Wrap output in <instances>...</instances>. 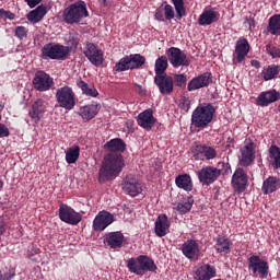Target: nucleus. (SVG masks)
Returning a JSON list of instances; mask_svg holds the SVG:
<instances>
[{
	"instance_id": "2eb2a0df",
	"label": "nucleus",
	"mask_w": 280,
	"mask_h": 280,
	"mask_svg": "<svg viewBox=\"0 0 280 280\" xmlns=\"http://www.w3.org/2000/svg\"><path fill=\"white\" fill-rule=\"evenodd\" d=\"M231 185L236 194H244V191H246V188L248 187V174L244 168L237 167L234 171Z\"/></svg>"
},
{
	"instance_id": "f03ea898",
	"label": "nucleus",
	"mask_w": 280,
	"mask_h": 280,
	"mask_svg": "<svg viewBox=\"0 0 280 280\" xmlns=\"http://www.w3.org/2000/svg\"><path fill=\"white\" fill-rule=\"evenodd\" d=\"M215 106L211 103L199 104L191 114V125L194 128H209V125L212 124L213 117L215 115Z\"/></svg>"
},
{
	"instance_id": "0e129e2a",
	"label": "nucleus",
	"mask_w": 280,
	"mask_h": 280,
	"mask_svg": "<svg viewBox=\"0 0 280 280\" xmlns=\"http://www.w3.org/2000/svg\"><path fill=\"white\" fill-rule=\"evenodd\" d=\"M103 3L106 4V0H103Z\"/></svg>"
},
{
	"instance_id": "dca6fc26",
	"label": "nucleus",
	"mask_w": 280,
	"mask_h": 280,
	"mask_svg": "<svg viewBox=\"0 0 280 280\" xmlns=\"http://www.w3.org/2000/svg\"><path fill=\"white\" fill-rule=\"evenodd\" d=\"M84 56L94 67H102L104 65V51L93 43H86Z\"/></svg>"
},
{
	"instance_id": "4c0bfd02",
	"label": "nucleus",
	"mask_w": 280,
	"mask_h": 280,
	"mask_svg": "<svg viewBox=\"0 0 280 280\" xmlns=\"http://www.w3.org/2000/svg\"><path fill=\"white\" fill-rule=\"evenodd\" d=\"M167 57L166 56H161L155 60V67H154V71H155V75H167L166 71H167V67H170V65L167 63Z\"/></svg>"
},
{
	"instance_id": "603ef678",
	"label": "nucleus",
	"mask_w": 280,
	"mask_h": 280,
	"mask_svg": "<svg viewBox=\"0 0 280 280\" xmlns=\"http://www.w3.org/2000/svg\"><path fill=\"white\" fill-rule=\"evenodd\" d=\"M24 2L28 5V8L33 9L36 8L43 0H24Z\"/></svg>"
},
{
	"instance_id": "3c124183",
	"label": "nucleus",
	"mask_w": 280,
	"mask_h": 280,
	"mask_svg": "<svg viewBox=\"0 0 280 280\" xmlns=\"http://www.w3.org/2000/svg\"><path fill=\"white\" fill-rule=\"evenodd\" d=\"M8 231V222H5V217H0V235H3Z\"/></svg>"
},
{
	"instance_id": "f257e3e1",
	"label": "nucleus",
	"mask_w": 280,
	"mask_h": 280,
	"mask_svg": "<svg viewBox=\"0 0 280 280\" xmlns=\"http://www.w3.org/2000/svg\"><path fill=\"white\" fill-rule=\"evenodd\" d=\"M105 150L113 152L104 158V162L98 171V183L115 180L125 167L124 155L117 152H126V142L121 138H114L104 145Z\"/></svg>"
},
{
	"instance_id": "aec40b11",
	"label": "nucleus",
	"mask_w": 280,
	"mask_h": 280,
	"mask_svg": "<svg viewBox=\"0 0 280 280\" xmlns=\"http://www.w3.org/2000/svg\"><path fill=\"white\" fill-rule=\"evenodd\" d=\"M154 84L158 86L161 95H170L174 93V78L167 74L154 77Z\"/></svg>"
},
{
	"instance_id": "2f4dec72",
	"label": "nucleus",
	"mask_w": 280,
	"mask_h": 280,
	"mask_svg": "<svg viewBox=\"0 0 280 280\" xmlns=\"http://www.w3.org/2000/svg\"><path fill=\"white\" fill-rule=\"evenodd\" d=\"M101 106L98 104H90L80 107L79 115L84 119L85 121H91V119H94V117L97 116L100 113Z\"/></svg>"
},
{
	"instance_id": "39448f33",
	"label": "nucleus",
	"mask_w": 280,
	"mask_h": 280,
	"mask_svg": "<svg viewBox=\"0 0 280 280\" xmlns=\"http://www.w3.org/2000/svg\"><path fill=\"white\" fill-rule=\"evenodd\" d=\"M71 49L58 43H48L42 47L40 56L43 60H67Z\"/></svg>"
},
{
	"instance_id": "a878e982",
	"label": "nucleus",
	"mask_w": 280,
	"mask_h": 280,
	"mask_svg": "<svg viewBox=\"0 0 280 280\" xmlns=\"http://www.w3.org/2000/svg\"><path fill=\"white\" fill-rule=\"evenodd\" d=\"M170 226L171 223L167 214H159L154 225V233L156 237H165V235L170 233Z\"/></svg>"
},
{
	"instance_id": "4be33fe9",
	"label": "nucleus",
	"mask_w": 280,
	"mask_h": 280,
	"mask_svg": "<svg viewBox=\"0 0 280 280\" xmlns=\"http://www.w3.org/2000/svg\"><path fill=\"white\" fill-rule=\"evenodd\" d=\"M280 101V92L275 89L269 91L261 92L256 98L257 106H261V108H266V106H270V104H275V102Z\"/></svg>"
},
{
	"instance_id": "f3484780",
	"label": "nucleus",
	"mask_w": 280,
	"mask_h": 280,
	"mask_svg": "<svg viewBox=\"0 0 280 280\" xmlns=\"http://www.w3.org/2000/svg\"><path fill=\"white\" fill-rule=\"evenodd\" d=\"M122 190L127 196H131V198H136L139 196L141 191H143V184L139 182L137 176L130 174L127 175L122 183Z\"/></svg>"
},
{
	"instance_id": "6e6552de",
	"label": "nucleus",
	"mask_w": 280,
	"mask_h": 280,
	"mask_svg": "<svg viewBox=\"0 0 280 280\" xmlns=\"http://www.w3.org/2000/svg\"><path fill=\"white\" fill-rule=\"evenodd\" d=\"M248 270L252 272V277H258L259 279H268L270 272V266L268 261L261 259L258 255H253L247 259Z\"/></svg>"
},
{
	"instance_id": "412c9836",
	"label": "nucleus",
	"mask_w": 280,
	"mask_h": 280,
	"mask_svg": "<svg viewBox=\"0 0 280 280\" xmlns=\"http://www.w3.org/2000/svg\"><path fill=\"white\" fill-rule=\"evenodd\" d=\"M213 83V75L211 72H205L199 74L198 77L192 78L187 85V91H198V89H205L209 86V84Z\"/></svg>"
},
{
	"instance_id": "052dcab7",
	"label": "nucleus",
	"mask_w": 280,
	"mask_h": 280,
	"mask_svg": "<svg viewBox=\"0 0 280 280\" xmlns=\"http://www.w3.org/2000/svg\"><path fill=\"white\" fill-rule=\"evenodd\" d=\"M0 280H8V278H3V272L0 270Z\"/></svg>"
},
{
	"instance_id": "f704fd0d",
	"label": "nucleus",
	"mask_w": 280,
	"mask_h": 280,
	"mask_svg": "<svg viewBox=\"0 0 280 280\" xmlns=\"http://www.w3.org/2000/svg\"><path fill=\"white\" fill-rule=\"evenodd\" d=\"M175 184L179 189H184V191H191L194 189V182L189 174L178 175L175 178Z\"/></svg>"
},
{
	"instance_id": "b1692460",
	"label": "nucleus",
	"mask_w": 280,
	"mask_h": 280,
	"mask_svg": "<svg viewBox=\"0 0 280 280\" xmlns=\"http://www.w3.org/2000/svg\"><path fill=\"white\" fill-rule=\"evenodd\" d=\"M218 275V269L215 266L203 264L195 271L194 279L195 280H211Z\"/></svg>"
},
{
	"instance_id": "bb28decb",
	"label": "nucleus",
	"mask_w": 280,
	"mask_h": 280,
	"mask_svg": "<svg viewBox=\"0 0 280 280\" xmlns=\"http://www.w3.org/2000/svg\"><path fill=\"white\" fill-rule=\"evenodd\" d=\"M220 20V13L215 9H206L199 15L198 24L201 26L213 25Z\"/></svg>"
},
{
	"instance_id": "cd10ccee",
	"label": "nucleus",
	"mask_w": 280,
	"mask_h": 280,
	"mask_svg": "<svg viewBox=\"0 0 280 280\" xmlns=\"http://www.w3.org/2000/svg\"><path fill=\"white\" fill-rule=\"evenodd\" d=\"M124 240H126V237L124 236V233L110 232L106 234L104 238V244H106V246H109V248H113V249L121 248L124 246Z\"/></svg>"
},
{
	"instance_id": "f8f14e48",
	"label": "nucleus",
	"mask_w": 280,
	"mask_h": 280,
	"mask_svg": "<svg viewBox=\"0 0 280 280\" xmlns=\"http://www.w3.org/2000/svg\"><path fill=\"white\" fill-rule=\"evenodd\" d=\"M59 220H61V222H65L66 224L77 226V224H80V222H82V214L74 211V209L69 207L67 203H61L59 206Z\"/></svg>"
},
{
	"instance_id": "72a5a7b5",
	"label": "nucleus",
	"mask_w": 280,
	"mask_h": 280,
	"mask_svg": "<svg viewBox=\"0 0 280 280\" xmlns=\"http://www.w3.org/2000/svg\"><path fill=\"white\" fill-rule=\"evenodd\" d=\"M46 14H47V5L40 4L35 10L28 12L27 21H30V23H40V21L45 19Z\"/></svg>"
},
{
	"instance_id": "6e6d98bb",
	"label": "nucleus",
	"mask_w": 280,
	"mask_h": 280,
	"mask_svg": "<svg viewBox=\"0 0 280 280\" xmlns=\"http://www.w3.org/2000/svg\"><path fill=\"white\" fill-rule=\"evenodd\" d=\"M14 275H15L14 271H9L2 276V279L12 280L14 279Z\"/></svg>"
},
{
	"instance_id": "0eeeda50",
	"label": "nucleus",
	"mask_w": 280,
	"mask_h": 280,
	"mask_svg": "<svg viewBox=\"0 0 280 280\" xmlns=\"http://www.w3.org/2000/svg\"><path fill=\"white\" fill-rule=\"evenodd\" d=\"M57 104L65 110H73L75 108V92L69 85L59 88L55 94Z\"/></svg>"
},
{
	"instance_id": "a19ab883",
	"label": "nucleus",
	"mask_w": 280,
	"mask_h": 280,
	"mask_svg": "<svg viewBox=\"0 0 280 280\" xmlns=\"http://www.w3.org/2000/svg\"><path fill=\"white\" fill-rule=\"evenodd\" d=\"M276 75H279V66L277 65L268 66L262 70V78L265 82L275 80Z\"/></svg>"
},
{
	"instance_id": "20e7f679",
	"label": "nucleus",
	"mask_w": 280,
	"mask_h": 280,
	"mask_svg": "<svg viewBox=\"0 0 280 280\" xmlns=\"http://www.w3.org/2000/svg\"><path fill=\"white\" fill-rule=\"evenodd\" d=\"M89 16V9H86V2L79 0L68 5L62 12V21L67 25H78L82 23L84 19Z\"/></svg>"
},
{
	"instance_id": "ea45409f",
	"label": "nucleus",
	"mask_w": 280,
	"mask_h": 280,
	"mask_svg": "<svg viewBox=\"0 0 280 280\" xmlns=\"http://www.w3.org/2000/svg\"><path fill=\"white\" fill-rule=\"evenodd\" d=\"M80 159V147L75 145L74 148H70L66 151V161L69 165L77 163Z\"/></svg>"
},
{
	"instance_id": "c9c22d12",
	"label": "nucleus",
	"mask_w": 280,
	"mask_h": 280,
	"mask_svg": "<svg viewBox=\"0 0 280 280\" xmlns=\"http://www.w3.org/2000/svg\"><path fill=\"white\" fill-rule=\"evenodd\" d=\"M77 86L82 91V94L86 95L88 97H97V95H100V92H97L95 85H89L82 79L77 80Z\"/></svg>"
},
{
	"instance_id": "393cba45",
	"label": "nucleus",
	"mask_w": 280,
	"mask_h": 280,
	"mask_svg": "<svg viewBox=\"0 0 280 280\" xmlns=\"http://www.w3.org/2000/svg\"><path fill=\"white\" fill-rule=\"evenodd\" d=\"M253 161H255V143L248 139L245 140V145L242 149L241 165L248 167Z\"/></svg>"
},
{
	"instance_id": "09e8293b",
	"label": "nucleus",
	"mask_w": 280,
	"mask_h": 280,
	"mask_svg": "<svg viewBox=\"0 0 280 280\" xmlns=\"http://www.w3.org/2000/svg\"><path fill=\"white\" fill-rule=\"evenodd\" d=\"M219 167H221L218 170H221V174H223V176L231 174V164H229V162H219Z\"/></svg>"
},
{
	"instance_id": "a211bd4d",
	"label": "nucleus",
	"mask_w": 280,
	"mask_h": 280,
	"mask_svg": "<svg viewBox=\"0 0 280 280\" xmlns=\"http://www.w3.org/2000/svg\"><path fill=\"white\" fill-rule=\"evenodd\" d=\"M113 222H115V214L106 210L100 211L93 220V231H106Z\"/></svg>"
},
{
	"instance_id": "473e14b6",
	"label": "nucleus",
	"mask_w": 280,
	"mask_h": 280,
	"mask_svg": "<svg viewBox=\"0 0 280 280\" xmlns=\"http://www.w3.org/2000/svg\"><path fill=\"white\" fill-rule=\"evenodd\" d=\"M280 189V179L275 176H269L267 179L264 180L261 191L265 196L269 194H275Z\"/></svg>"
},
{
	"instance_id": "58836bf2",
	"label": "nucleus",
	"mask_w": 280,
	"mask_h": 280,
	"mask_svg": "<svg viewBox=\"0 0 280 280\" xmlns=\"http://www.w3.org/2000/svg\"><path fill=\"white\" fill-rule=\"evenodd\" d=\"M194 207V197H187L184 201H180L176 205L175 209L178 211L180 215H185V213H189L191 208Z\"/></svg>"
},
{
	"instance_id": "ddd939ff",
	"label": "nucleus",
	"mask_w": 280,
	"mask_h": 280,
	"mask_svg": "<svg viewBox=\"0 0 280 280\" xmlns=\"http://www.w3.org/2000/svg\"><path fill=\"white\" fill-rule=\"evenodd\" d=\"M250 51V44L248 39L241 37L235 43V49L232 55L233 65H242L246 60V56Z\"/></svg>"
},
{
	"instance_id": "6ab92c4d",
	"label": "nucleus",
	"mask_w": 280,
	"mask_h": 280,
	"mask_svg": "<svg viewBox=\"0 0 280 280\" xmlns=\"http://www.w3.org/2000/svg\"><path fill=\"white\" fill-rule=\"evenodd\" d=\"M180 250L186 259L192 261H198V259H200V245L196 240H187L184 242Z\"/></svg>"
},
{
	"instance_id": "5701e85b",
	"label": "nucleus",
	"mask_w": 280,
	"mask_h": 280,
	"mask_svg": "<svg viewBox=\"0 0 280 280\" xmlns=\"http://www.w3.org/2000/svg\"><path fill=\"white\" fill-rule=\"evenodd\" d=\"M137 124L144 130H152L156 124V118L154 117L152 108H148L140 113L137 117Z\"/></svg>"
},
{
	"instance_id": "de8ad7c7",
	"label": "nucleus",
	"mask_w": 280,
	"mask_h": 280,
	"mask_svg": "<svg viewBox=\"0 0 280 280\" xmlns=\"http://www.w3.org/2000/svg\"><path fill=\"white\" fill-rule=\"evenodd\" d=\"M15 36L20 40H23L27 36V28L25 26H18L15 28Z\"/></svg>"
},
{
	"instance_id": "c756f323",
	"label": "nucleus",
	"mask_w": 280,
	"mask_h": 280,
	"mask_svg": "<svg viewBox=\"0 0 280 280\" xmlns=\"http://www.w3.org/2000/svg\"><path fill=\"white\" fill-rule=\"evenodd\" d=\"M155 20L160 22L172 21L176 13L174 12V7L171 4H165L164 7H160L155 10Z\"/></svg>"
},
{
	"instance_id": "1a4fd4ad",
	"label": "nucleus",
	"mask_w": 280,
	"mask_h": 280,
	"mask_svg": "<svg viewBox=\"0 0 280 280\" xmlns=\"http://www.w3.org/2000/svg\"><path fill=\"white\" fill-rule=\"evenodd\" d=\"M191 154L195 161H213V159L218 158L215 148L198 143L191 147Z\"/></svg>"
},
{
	"instance_id": "864d4df0",
	"label": "nucleus",
	"mask_w": 280,
	"mask_h": 280,
	"mask_svg": "<svg viewBox=\"0 0 280 280\" xmlns=\"http://www.w3.org/2000/svg\"><path fill=\"white\" fill-rule=\"evenodd\" d=\"M135 86V91L138 93V95H145V89H143V86L140 84H136Z\"/></svg>"
},
{
	"instance_id": "79ce46f5",
	"label": "nucleus",
	"mask_w": 280,
	"mask_h": 280,
	"mask_svg": "<svg viewBox=\"0 0 280 280\" xmlns=\"http://www.w3.org/2000/svg\"><path fill=\"white\" fill-rule=\"evenodd\" d=\"M175 11H176V19H178V21H180V19H183V16H185L187 14L186 10H185V1L184 0H171Z\"/></svg>"
},
{
	"instance_id": "c85d7f7f",
	"label": "nucleus",
	"mask_w": 280,
	"mask_h": 280,
	"mask_svg": "<svg viewBox=\"0 0 280 280\" xmlns=\"http://www.w3.org/2000/svg\"><path fill=\"white\" fill-rule=\"evenodd\" d=\"M233 242L225 235H218L215 238L214 249L220 255H230Z\"/></svg>"
},
{
	"instance_id": "49530a36",
	"label": "nucleus",
	"mask_w": 280,
	"mask_h": 280,
	"mask_svg": "<svg viewBox=\"0 0 280 280\" xmlns=\"http://www.w3.org/2000/svg\"><path fill=\"white\" fill-rule=\"evenodd\" d=\"M68 45L70 47H73L74 49H78V45H80V37L78 34H70L68 37Z\"/></svg>"
},
{
	"instance_id": "423d86ee",
	"label": "nucleus",
	"mask_w": 280,
	"mask_h": 280,
	"mask_svg": "<svg viewBox=\"0 0 280 280\" xmlns=\"http://www.w3.org/2000/svg\"><path fill=\"white\" fill-rule=\"evenodd\" d=\"M145 65V58L141 54H131L119 59L114 69L118 73L124 71H135L141 69Z\"/></svg>"
},
{
	"instance_id": "9d476101",
	"label": "nucleus",
	"mask_w": 280,
	"mask_h": 280,
	"mask_svg": "<svg viewBox=\"0 0 280 280\" xmlns=\"http://www.w3.org/2000/svg\"><path fill=\"white\" fill-rule=\"evenodd\" d=\"M32 84L35 91H39V93H44L45 91H51L54 86V78L43 70H38L35 72Z\"/></svg>"
},
{
	"instance_id": "e433bc0d",
	"label": "nucleus",
	"mask_w": 280,
	"mask_h": 280,
	"mask_svg": "<svg viewBox=\"0 0 280 280\" xmlns=\"http://www.w3.org/2000/svg\"><path fill=\"white\" fill-rule=\"evenodd\" d=\"M267 32L272 36H280V14L272 15L269 19Z\"/></svg>"
},
{
	"instance_id": "13d9d810",
	"label": "nucleus",
	"mask_w": 280,
	"mask_h": 280,
	"mask_svg": "<svg viewBox=\"0 0 280 280\" xmlns=\"http://www.w3.org/2000/svg\"><path fill=\"white\" fill-rule=\"evenodd\" d=\"M253 28H255V20L249 21V31L253 32Z\"/></svg>"
},
{
	"instance_id": "37998d69",
	"label": "nucleus",
	"mask_w": 280,
	"mask_h": 280,
	"mask_svg": "<svg viewBox=\"0 0 280 280\" xmlns=\"http://www.w3.org/2000/svg\"><path fill=\"white\" fill-rule=\"evenodd\" d=\"M173 83H175V86H178L179 89L187 86V75L175 74L173 78Z\"/></svg>"
},
{
	"instance_id": "bf43d9fd",
	"label": "nucleus",
	"mask_w": 280,
	"mask_h": 280,
	"mask_svg": "<svg viewBox=\"0 0 280 280\" xmlns=\"http://www.w3.org/2000/svg\"><path fill=\"white\" fill-rule=\"evenodd\" d=\"M5 9H0V19H5Z\"/></svg>"
},
{
	"instance_id": "7c9ffc66",
	"label": "nucleus",
	"mask_w": 280,
	"mask_h": 280,
	"mask_svg": "<svg viewBox=\"0 0 280 280\" xmlns=\"http://www.w3.org/2000/svg\"><path fill=\"white\" fill-rule=\"evenodd\" d=\"M28 115L34 124H38L43 115H45V101L43 98H38L32 105V110H30Z\"/></svg>"
},
{
	"instance_id": "680f3d73",
	"label": "nucleus",
	"mask_w": 280,
	"mask_h": 280,
	"mask_svg": "<svg viewBox=\"0 0 280 280\" xmlns=\"http://www.w3.org/2000/svg\"><path fill=\"white\" fill-rule=\"evenodd\" d=\"M4 105L0 103V114L3 112Z\"/></svg>"
},
{
	"instance_id": "5fc2aeb1",
	"label": "nucleus",
	"mask_w": 280,
	"mask_h": 280,
	"mask_svg": "<svg viewBox=\"0 0 280 280\" xmlns=\"http://www.w3.org/2000/svg\"><path fill=\"white\" fill-rule=\"evenodd\" d=\"M4 19H8L9 21H14V19H16V15L12 13V11H7Z\"/></svg>"
},
{
	"instance_id": "4468645a",
	"label": "nucleus",
	"mask_w": 280,
	"mask_h": 280,
	"mask_svg": "<svg viewBox=\"0 0 280 280\" xmlns=\"http://www.w3.org/2000/svg\"><path fill=\"white\" fill-rule=\"evenodd\" d=\"M166 56L174 69H178V67H189V59H187V55L178 47L168 48L166 50Z\"/></svg>"
},
{
	"instance_id": "7ed1b4c3",
	"label": "nucleus",
	"mask_w": 280,
	"mask_h": 280,
	"mask_svg": "<svg viewBox=\"0 0 280 280\" xmlns=\"http://www.w3.org/2000/svg\"><path fill=\"white\" fill-rule=\"evenodd\" d=\"M127 269L131 275L143 277L145 272H156L159 267H156L154 259L148 255H139L138 257H131L127 260Z\"/></svg>"
},
{
	"instance_id": "9b49d317",
	"label": "nucleus",
	"mask_w": 280,
	"mask_h": 280,
	"mask_svg": "<svg viewBox=\"0 0 280 280\" xmlns=\"http://www.w3.org/2000/svg\"><path fill=\"white\" fill-rule=\"evenodd\" d=\"M197 176L199 183L209 187V185H213V183L222 176V170H218V167L214 166H203L198 171Z\"/></svg>"
},
{
	"instance_id": "c03bdc74",
	"label": "nucleus",
	"mask_w": 280,
	"mask_h": 280,
	"mask_svg": "<svg viewBox=\"0 0 280 280\" xmlns=\"http://www.w3.org/2000/svg\"><path fill=\"white\" fill-rule=\"evenodd\" d=\"M266 51L271 58H280V49L275 44H267Z\"/></svg>"
},
{
	"instance_id": "8fccbe9b",
	"label": "nucleus",
	"mask_w": 280,
	"mask_h": 280,
	"mask_svg": "<svg viewBox=\"0 0 280 280\" xmlns=\"http://www.w3.org/2000/svg\"><path fill=\"white\" fill-rule=\"evenodd\" d=\"M3 137H10V129L0 122V139H3Z\"/></svg>"
},
{
	"instance_id": "4d7b16f0",
	"label": "nucleus",
	"mask_w": 280,
	"mask_h": 280,
	"mask_svg": "<svg viewBox=\"0 0 280 280\" xmlns=\"http://www.w3.org/2000/svg\"><path fill=\"white\" fill-rule=\"evenodd\" d=\"M250 65H252V67H255V69H260L261 68V63L258 60H255V59H253L250 61Z\"/></svg>"
},
{
	"instance_id": "a18cd8bd",
	"label": "nucleus",
	"mask_w": 280,
	"mask_h": 280,
	"mask_svg": "<svg viewBox=\"0 0 280 280\" xmlns=\"http://www.w3.org/2000/svg\"><path fill=\"white\" fill-rule=\"evenodd\" d=\"M179 108L180 110H184V113H189V108H191V100L187 97L180 98Z\"/></svg>"
},
{
	"instance_id": "e2e57ef3",
	"label": "nucleus",
	"mask_w": 280,
	"mask_h": 280,
	"mask_svg": "<svg viewBox=\"0 0 280 280\" xmlns=\"http://www.w3.org/2000/svg\"><path fill=\"white\" fill-rule=\"evenodd\" d=\"M3 189V180H0V191Z\"/></svg>"
}]
</instances>
